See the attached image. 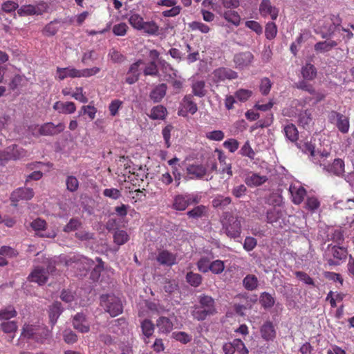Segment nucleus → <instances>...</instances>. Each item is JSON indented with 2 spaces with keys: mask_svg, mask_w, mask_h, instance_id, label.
<instances>
[{
  "mask_svg": "<svg viewBox=\"0 0 354 354\" xmlns=\"http://www.w3.org/2000/svg\"><path fill=\"white\" fill-rule=\"evenodd\" d=\"M37 328L32 325H25L23 327L22 335L27 338L32 337L35 339Z\"/></svg>",
  "mask_w": 354,
  "mask_h": 354,
  "instance_id": "0e129e2a",
  "label": "nucleus"
},
{
  "mask_svg": "<svg viewBox=\"0 0 354 354\" xmlns=\"http://www.w3.org/2000/svg\"><path fill=\"white\" fill-rule=\"evenodd\" d=\"M17 314V311L13 306H7L0 310V320H8L15 317Z\"/></svg>",
  "mask_w": 354,
  "mask_h": 354,
  "instance_id": "79ce46f5",
  "label": "nucleus"
},
{
  "mask_svg": "<svg viewBox=\"0 0 354 354\" xmlns=\"http://www.w3.org/2000/svg\"><path fill=\"white\" fill-rule=\"evenodd\" d=\"M239 153L241 156H246L250 159H254L255 156V153L248 140L242 146Z\"/></svg>",
  "mask_w": 354,
  "mask_h": 354,
  "instance_id": "864d4df0",
  "label": "nucleus"
},
{
  "mask_svg": "<svg viewBox=\"0 0 354 354\" xmlns=\"http://www.w3.org/2000/svg\"><path fill=\"white\" fill-rule=\"evenodd\" d=\"M320 207V201L315 196H308L305 202V207L311 212H315Z\"/></svg>",
  "mask_w": 354,
  "mask_h": 354,
  "instance_id": "58836bf2",
  "label": "nucleus"
},
{
  "mask_svg": "<svg viewBox=\"0 0 354 354\" xmlns=\"http://www.w3.org/2000/svg\"><path fill=\"white\" fill-rule=\"evenodd\" d=\"M330 119L336 121V125L339 131L346 133L349 130V120L346 116H344L337 112H332Z\"/></svg>",
  "mask_w": 354,
  "mask_h": 354,
  "instance_id": "dca6fc26",
  "label": "nucleus"
},
{
  "mask_svg": "<svg viewBox=\"0 0 354 354\" xmlns=\"http://www.w3.org/2000/svg\"><path fill=\"white\" fill-rule=\"evenodd\" d=\"M67 189L70 192H75L79 187V182L76 177L68 176L66 180Z\"/></svg>",
  "mask_w": 354,
  "mask_h": 354,
  "instance_id": "4d7b16f0",
  "label": "nucleus"
},
{
  "mask_svg": "<svg viewBox=\"0 0 354 354\" xmlns=\"http://www.w3.org/2000/svg\"><path fill=\"white\" fill-rule=\"evenodd\" d=\"M206 171V168L201 165H191L187 168V173L190 178H201Z\"/></svg>",
  "mask_w": 354,
  "mask_h": 354,
  "instance_id": "5701e85b",
  "label": "nucleus"
},
{
  "mask_svg": "<svg viewBox=\"0 0 354 354\" xmlns=\"http://www.w3.org/2000/svg\"><path fill=\"white\" fill-rule=\"evenodd\" d=\"M129 240L128 234L124 230H118L114 234V241L116 244L121 245Z\"/></svg>",
  "mask_w": 354,
  "mask_h": 354,
  "instance_id": "5fc2aeb1",
  "label": "nucleus"
},
{
  "mask_svg": "<svg viewBox=\"0 0 354 354\" xmlns=\"http://www.w3.org/2000/svg\"><path fill=\"white\" fill-rule=\"evenodd\" d=\"M205 83L203 80L195 81L192 83V93L195 96L203 97L206 95V89L205 88Z\"/></svg>",
  "mask_w": 354,
  "mask_h": 354,
  "instance_id": "f704fd0d",
  "label": "nucleus"
},
{
  "mask_svg": "<svg viewBox=\"0 0 354 354\" xmlns=\"http://www.w3.org/2000/svg\"><path fill=\"white\" fill-rule=\"evenodd\" d=\"M156 326L160 334H168L173 330L172 322L166 317H160L156 320Z\"/></svg>",
  "mask_w": 354,
  "mask_h": 354,
  "instance_id": "412c9836",
  "label": "nucleus"
},
{
  "mask_svg": "<svg viewBox=\"0 0 354 354\" xmlns=\"http://www.w3.org/2000/svg\"><path fill=\"white\" fill-rule=\"evenodd\" d=\"M172 337L176 341H178L183 344H187L192 340V336L185 332L173 333Z\"/></svg>",
  "mask_w": 354,
  "mask_h": 354,
  "instance_id": "e2e57ef3",
  "label": "nucleus"
},
{
  "mask_svg": "<svg viewBox=\"0 0 354 354\" xmlns=\"http://www.w3.org/2000/svg\"><path fill=\"white\" fill-rule=\"evenodd\" d=\"M259 11L263 17H270L272 20H275L279 15V9L272 6L270 0H262Z\"/></svg>",
  "mask_w": 354,
  "mask_h": 354,
  "instance_id": "9b49d317",
  "label": "nucleus"
},
{
  "mask_svg": "<svg viewBox=\"0 0 354 354\" xmlns=\"http://www.w3.org/2000/svg\"><path fill=\"white\" fill-rule=\"evenodd\" d=\"M50 336V331L45 328V327H38L37 329V333L35 335V339L37 342L41 343H44L47 340Z\"/></svg>",
  "mask_w": 354,
  "mask_h": 354,
  "instance_id": "de8ad7c7",
  "label": "nucleus"
},
{
  "mask_svg": "<svg viewBox=\"0 0 354 354\" xmlns=\"http://www.w3.org/2000/svg\"><path fill=\"white\" fill-rule=\"evenodd\" d=\"M59 28V22L57 21H51L44 27L43 33L46 36H53L56 34Z\"/></svg>",
  "mask_w": 354,
  "mask_h": 354,
  "instance_id": "8fccbe9b",
  "label": "nucleus"
},
{
  "mask_svg": "<svg viewBox=\"0 0 354 354\" xmlns=\"http://www.w3.org/2000/svg\"><path fill=\"white\" fill-rule=\"evenodd\" d=\"M221 223L224 233L232 239L240 237L241 233V218L231 212H223Z\"/></svg>",
  "mask_w": 354,
  "mask_h": 354,
  "instance_id": "f03ea898",
  "label": "nucleus"
},
{
  "mask_svg": "<svg viewBox=\"0 0 354 354\" xmlns=\"http://www.w3.org/2000/svg\"><path fill=\"white\" fill-rule=\"evenodd\" d=\"M201 307L202 308L206 309V311L210 314H214L216 313V309L214 307V301L211 297L209 296H202L200 299Z\"/></svg>",
  "mask_w": 354,
  "mask_h": 354,
  "instance_id": "2f4dec72",
  "label": "nucleus"
},
{
  "mask_svg": "<svg viewBox=\"0 0 354 354\" xmlns=\"http://www.w3.org/2000/svg\"><path fill=\"white\" fill-rule=\"evenodd\" d=\"M167 114V109L162 105H158L151 109L149 117L152 120H164Z\"/></svg>",
  "mask_w": 354,
  "mask_h": 354,
  "instance_id": "cd10ccee",
  "label": "nucleus"
},
{
  "mask_svg": "<svg viewBox=\"0 0 354 354\" xmlns=\"http://www.w3.org/2000/svg\"><path fill=\"white\" fill-rule=\"evenodd\" d=\"M223 147L231 153L235 152L239 147V142L234 138H230L224 141Z\"/></svg>",
  "mask_w": 354,
  "mask_h": 354,
  "instance_id": "680f3d73",
  "label": "nucleus"
},
{
  "mask_svg": "<svg viewBox=\"0 0 354 354\" xmlns=\"http://www.w3.org/2000/svg\"><path fill=\"white\" fill-rule=\"evenodd\" d=\"M187 281L192 286L198 287L202 281V277L199 274L189 272L186 275Z\"/></svg>",
  "mask_w": 354,
  "mask_h": 354,
  "instance_id": "3c124183",
  "label": "nucleus"
},
{
  "mask_svg": "<svg viewBox=\"0 0 354 354\" xmlns=\"http://www.w3.org/2000/svg\"><path fill=\"white\" fill-rule=\"evenodd\" d=\"M73 325L75 329L82 333H87L90 330L89 324L82 314L78 313L74 317Z\"/></svg>",
  "mask_w": 354,
  "mask_h": 354,
  "instance_id": "a211bd4d",
  "label": "nucleus"
},
{
  "mask_svg": "<svg viewBox=\"0 0 354 354\" xmlns=\"http://www.w3.org/2000/svg\"><path fill=\"white\" fill-rule=\"evenodd\" d=\"M189 27L192 30H199L202 33H207L210 30L208 26L199 21H193L189 24Z\"/></svg>",
  "mask_w": 354,
  "mask_h": 354,
  "instance_id": "052dcab7",
  "label": "nucleus"
},
{
  "mask_svg": "<svg viewBox=\"0 0 354 354\" xmlns=\"http://www.w3.org/2000/svg\"><path fill=\"white\" fill-rule=\"evenodd\" d=\"M1 329L6 333H15L17 330V324L15 321L3 322L1 324Z\"/></svg>",
  "mask_w": 354,
  "mask_h": 354,
  "instance_id": "6e6d98bb",
  "label": "nucleus"
},
{
  "mask_svg": "<svg viewBox=\"0 0 354 354\" xmlns=\"http://www.w3.org/2000/svg\"><path fill=\"white\" fill-rule=\"evenodd\" d=\"M177 3L178 0H160L157 2V5L171 7V9L163 11L162 15L165 17H172L177 16L181 10L180 6H178Z\"/></svg>",
  "mask_w": 354,
  "mask_h": 354,
  "instance_id": "4468645a",
  "label": "nucleus"
},
{
  "mask_svg": "<svg viewBox=\"0 0 354 354\" xmlns=\"http://www.w3.org/2000/svg\"><path fill=\"white\" fill-rule=\"evenodd\" d=\"M302 149L306 153H310L315 158V160H317L319 165L328 173L341 176L344 172V162L342 159H335L331 165L326 164L325 160L330 156V151L324 149L322 151H317L315 150L314 146L308 142L304 144Z\"/></svg>",
  "mask_w": 354,
  "mask_h": 354,
  "instance_id": "f257e3e1",
  "label": "nucleus"
},
{
  "mask_svg": "<svg viewBox=\"0 0 354 354\" xmlns=\"http://www.w3.org/2000/svg\"><path fill=\"white\" fill-rule=\"evenodd\" d=\"M30 225L36 234L41 237L55 238L57 235V232L55 230L46 231V222L41 218L35 219L30 223Z\"/></svg>",
  "mask_w": 354,
  "mask_h": 354,
  "instance_id": "423d86ee",
  "label": "nucleus"
},
{
  "mask_svg": "<svg viewBox=\"0 0 354 354\" xmlns=\"http://www.w3.org/2000/svg\"><path fill=\"white\" fill-rule=\"evenodd\" d=\"M268 180L266 176L260 175L256 173L249 174L245 178V183L250 187L260 186Z\"/></svg>",
  "mask_w": 354,
  "mask_h": 354,
  "instance_id": "b1692460",
  "label": "nucleus"
},
{
  "mask_svg": "<svg viewBox=\"0 0 354 354\" xmlns=\"http://www.w3.org/2000/svg\"><path fill=\"white\" fill-rule=\"evenodd\" d=\"M140 30L149 35L158 36L160 34L161 28L155 21H144Z\"/></svg>",
  "mask_w": 354,
  "mask_h": 354,
  "instance_id": "a878e982",
  "label": "nucleus"
},
{
  "mask_svg": "<svg viewBox=\"0 0 354 354\" xmlns=\"http://www.w3.org/2000/svg\"><path fill=\"white\" fill-rule=\"evenodd\" d=\"M100 71L99 67H93L91 68H84L78 70L73 67L59 68H57L56 75L59 80H63L67 77H88L96 75Z\"/></svg>",
  "mask_w": 354,
  "mask_h": 354,
  "instance_id": "7ed1b4c3",
  "label": "nucleus"
},
{
  "mask_svg": "<svg viewBox=\"0 0 354 354\" xmlns=\"http://www.w3.org/2000/svg\"><path fill=\"white\" fill-rule=\"evenodd\" d=\"M53 108L58 113L62 114H71L76 110L75 104L72 102H63L57 101L53 104Z\"/></svg>",
  "mask_w": 354,
  "mask_h": 354,
  "instance_id": "aec40b11",
  "label": "nucleus"
},
{
  "mask_svg": "<svg viewBox=\"0 0 354 354\" xmlns=\"http://www.w3.org/2000/svg\"><path fill=\"white\" fill-rule=\"evenodd\" d=\"M207 209L204 205H198L195 207L192 210L187 212V215L189 218H199L203 216H205L207 214Z\"/></svg>",
  "mask_w": 354,
  "mask_h": 354,
  "instance_id": "ea45409f",
  "label": "nucleus"
},
{
  "mask_svg": "<svg viewBox=\"0 0 354 354\" xmlns=\"http://www.w3.org/2000/svg\"><path fill=\"white\" fill-rule=\"evenodd\" d=\"M48 276L43 268L36 267L29 274L28 280L32 282L42 285L47 281Z\"/></svg>",
  "mask_w": 354,
  "mask_h": 354,
  "instance_id": "f3484780",
  "label": "nucleus"
},
{
  "mask_svg": "<svg viewBox=\"0 0 354 354\" xmlns=\"http://www.w3.org/2000/svg\"><path fill=\"white\" fill-rule=\"evenodd\" d=\"M289 191L292 202L296 205L301 203L306 194V189L299 183H295L290 186Z\"/></svg>",
  "mask_w": 354,
  "mask_h": 354,
  "instance_id": "2eb2a0df",
  "label": "nucleus"
},
{
  "mask_svg": "<svg viewBox=\"0 0 354 354\" xmlns=\"http://www.w3.org/2000/svg\"><path fill=\"white\" fill-rule=\"evenodd\" d=\"M221 16L229 23L235 26H239L241 23V17L236 11L227 10L225 11Z\"/></svg>",
  "mask_w": 354,
  "mask_h": 354,
  "instance_id": "c756f323",
  "label": "nucleus"
},
{
  "mask_svg": "<svg viewBox=\"0 0 354 354\" xmlns=\"http://www.w3.org/2000/svg\"><path fill=\"white\" fill-rule=\"evenodd\" d=\"M272 87V82L268 77H264L261 80L259 88L261 93L263 95H266L269 93Z\"/></svg>",
  "mask_w": 354,
  "mask_h": 354,
  "instance_id": "774afa93",
  "label": "nucleus"
},
{
  "mask_svg": "<svg viewBox=\"0 0 354 354\" xmlns=\"http://www.w3.org/2000/svg\"><path fill=\"white\" fill-rule=\"evenodd\" d=\"M198 110L197 105L192 100V96L191 95H185L181 103L180 106L178 109V115L186 117L188 113L194 114Z\"/></svg>",
  "mask_w": 354,
  "mask_h": 354,
  "instance_id": "1a4fd4ad",
  "label": "nucleus"
},
{
  "mask_svg": "<svg viewBox=\"0 0 354 354\" xmlns=\"http://www.w3.org/2000/svg\"><path fill=\"white\" fill-rule=\"evenodd\" d=\"M277 33V28L274 22H268L266 26L265 35L268 39H273Z\"/></svg>",
  "mask_w": 354,
  "mask_h": 354,
  "instance_id": "603ef678",
  "label": "nucleus"
},
{
  "mask_svg": "<svg viewBox=\"0 0 354 354\" xmlns=\"http://www.w3.org/2000/svg\"><path fill=\"white\" fill-rule=\"evenodd\" d=\"M254 56L250 52L237 53L234 57L235 67L239 70L248 68L253 62Z\"/></svg>",
  "mask_w": 354,
  "mask_h": 354,
  "instance_id": "f8f14e48",
  "label": "nucleus"
},
{
  "mask_svg": "<svg viewBox=\"0 0 354 354\" xmlns=\"http://www.w3.org/2000/svg\"><path fill=\"white\" fill-rule=\"evenodd\" d=\"M102 306L112 316L115 317L122 312L120 300L114 295H102L100 297Z\"/></svg>",
  "mask_w": 354,
  "mask_h": 354,
  "instance_id": "39448f33",
  "label": "nucleus"
},
{
  "mask_svg": "<svg viewBox=\"0 0 354 354\" xmlns=\"http://www.w3.org/2000/svg\"><path fill=\"white\" fill-rule=\"evenodd\" d=\"M214 152L217 154L219 164L218 169L216 163L212 164L211 169L216 171L221 176V178L230 179L232 175V163L227 160V158L224 152L218 149H216Z\"/></svg>",
  "mask_w": 354,
  "mask_h": 354,
  "instance_id": "20e7f679",
  "label": "nucleus"
},
{
  "mask_svg": "<svg viewBox=\"0 0 354 354\" xmlns=\"http://www.w3.org/2000/svg\"><path fill=\"white\" fill-rule=\"evenodd\" d=\"M26 156V151L22 148L12 145L4 151H0V160H16Z\"/></svg>",
  "mask_w": 354,
  "mask_h": 354,
  "instance_id": "0eeeda50",
  "label": "nucleus"
},
{
  "mask_svg": "<svg viewBox=\"0 0 354 354\" xmlns=\"http://www.w3.org/2000/svg\"><path fill=\"white\" fill-rule=\"evenodd\" d=\"M225 269L224 262L221 260H216L210 263L209 270L214 274H220Z\"/></svg>",
  "mask_w": 354,
  "mask_h": 354,
  "instance_id": "338daca9",
  "label": "nucleus"
},
{
  "mask_svg": "<svg viewBox=\"0 0 354 354\" xmlns=\"http://www.w3.org/2000/svg\"><path fill=\"white\" fill-rule=\"evenodd\" d=\"M167 86L161 84L156 86L150 93L149 97L153 102H159L165 96L167 92Z\"/></svg>",
  "mask_w": 354,
  "mask_h": 354,
  "instance_id": "393cba45",
  "label": "nucleus"
},
{
  "mask_svg": "<svg viewBox=\"0 0 354 354\" xmlns=\"http://www.w3.org/2000/svg\"><path fill=\"white\" fill-rule=\"evenodd\" d=\"M189 199L185 195H178L174 198L173 207L178 211L185 210L189 205Z\"/></svg>",
  "mask_w": 354,
  "mask_h": 354,
  "instance_id": "7c9ffc66",
  "label": "nucleus"
},
{
  "mask_svg": "<svg viewBox=\"0 0 354 354\" xmlns=\"http://www.w3.org/2000/svg\"><path fill=\"white\" fill-rule=\"evenodd\" d=\"M303 77L307 80H313L317 75V71L311 64H306L301 68Z\"/></svg>",
  "mask_w": 354,
  "mask_h": 354,
  "instance_id": "4c0bfd02",
  "label": "nucleus"
},
{
  "mask_svg": "<svg viewBox=\"0 0 354 354\" xmlns=\"http://www.w3.org/2000/svg\"><path fill=\"white\" fill-rule=\"evenodd\" d=\"M65 129L64 123L55 124L53 122H46L37 127V130L39 135L41 136H54L62 132Z\"/></svg>",
  "mask_w": 354,
  "mask_h": 354,
  "instance_id": "6e6552de",
  "label": "nucleus"
},
{
  "mask_svg": "<svg viewBox=\"0 0 354 354\" xmlns=\"http://www.w3.org/2000/svg\"><path fill=\"white\" fill-rule=\"evenodd\" d=\"M232 202V199L229 196H223L222 195H216L212 200V206L215 208L223 209Z\"/></svg>",
  "mask_w": 354,
  "mask_h": 354,
  "instance_id": "473e14b6",
  "label": "nucleus"
},
{
  "mask_svg": "<svg viewBox=\"0 0 354 354\" xmlns=\"http://www.w3.org/2000/svg\"><path fill=\"white\" fill-rule=\"evenodd\" d=\"M34 196V192L30 188H19L12 194L11 198L13 201L19 200H30Z\"/></svg>",
  "mask_w": 354,
  "mask_h": 354,
  "instance_id": "4be33fe9",
  "label": "nucleus"
},
{
  "mask_svg": "<svg viewBox=\"0 0 354 354\" xmlns=\"http://www.w3.org/2000/svg\"><path fill=\"white\" fill-rule=\"evenodd\" d=\"M284 133L287 138L292 142L296 141L298 138V131L292 124H288L284 127Z\"/></svg>",
  "mask_w": 354,
  "mask_h": 354,
  "instance_id": "c03bdc74",
  "label": "nucleus"
},
{
  "mask_svg": "<svg viewBox=\"0 0 354 354\" xmlns=\"http://www.w3.org/2000/svg\"><path fill=\"white\" fill-rule=\"evenodd\" d=\"M24 80V76L21 75H15L10 79V81L8 84L9 88L12 91H15L19 86L22 85V82Z\"/></svg>",
  "mask_w": 354,
  "mask_h": 354,
  "instance_id": "13d9d810",
  "label": "nucleus"
},
{
  "mask_svg": "<svg viewBox=\"0 0 354 354\" xmlns=\"http://www.w3.org/2000/svg\"><path fill=\"white\" fill-rule=\"evenodd\" d=\"M337 43L333 40H326L322 42H318L315 46V49L320 53H325L329 51L333 48L335 47Z\"/></svg>",
  "mask_w": 354,
  "mask_h": 354,
  "instance_id": "e433bc0d",
  "label": "nucleus"
},
{
  "mask_svg": "<svg viewBox=\"0 0 354 354\" xmlns=\"http://www.w3.org/2000/svg\"><path fill=\"white\" fill-rule=\"evenodd\" d=\"M259 301L264 308H272L275 302L274 297L268 292H263L261 295Z\"/></svg>",
  "mask_w": 354,
  "mask_h": 354,
  "instance_id": "37998d69",
  "label": "nucleus"
},
{
  "mask_svg": "<svg viewBox=\"0 0 354 354\" xmlns=\"http://www.w3.org/2000/svg\"><path fill=\"white\" fill-rule=\"evenodd\" d=\"M144 21L143 18L137 13L131 14L129 18V24L133 28L138 30H140Z\"/></svg>",
  "mask_w": 354,
  "mask_h": 354,
  "instance_id": "a18cd8bd",
  "label": "nucleus"
},
{
  "mask_svg": "<svg viewBox=\"0 0 354 354\" xmlns=\"http://www.w3.org/2000/svg\"><path fill=\"white\" fill-rule=\"evenodd\" d=\"M243 287L248 290L257 289L259 285L257 277L253 274H248L243 280Z\"/></svg>",
  "mask_w": 354,
  "mask_h": 354,
  "instance_id": "72a5a7b5",
  "label": "nucleus"
},
{
  "mask_svg": "<svg viewBox=\"0 0 354 354\" xmlns=\"http://www.w3.org/2000/svg\"><path fill=\"white\" fill-rule=\"evenodd\" d=\"M237 77V73L228 68H218L212 73V80L215 82H219L225 80H234Z\"/></svg>",
  "mask_w": 354,
  "mask_h": 354,
  "instance_id": "9d476101",
  "label": "nucleus"
},
{
  "mask_svg": "<svg viewBox=\"0 0 354 354\" xmlns=\"http://www.w3.org/2000/svg\"><path fill=\"white\" fill-rule=\"evenodd\" d=\"M141 328L143 335L149 338V337L152 336L155 326L153 322L149 319H145L141 322Z\"/></svg>",
  "mask_w": 354,
  "mask_h": 354,
  "instance_id": "a19ab883",
  "label": "nucleus"
},
{
  "mask_svg": "<svg viewBox=\"0 0 354 354\" xmlns=\"http://www.w3.org/2000/svg\"><path fill=\"white\" fill-rule=\"evenodd\" d=\"M46 8L44 3H41L37 5H24L22 6L18 10L17 13L20 16H28L34 15L42 14Z\"/></svg>",
  "mask_w": 354,
  "mask_h": 354,
  "instance_id": "ddd939ff",
  "label": "nucleus"
},
{
  "mask_svg": "<svg viewBox=\"0 0 354 354\" xmlns=\"http://www.w3.org/2000/svg\"><path fill=\"white\" fill-rule=\"evenodd\" d=\"M61 304L58 302L54 303L49 310V318L52 325H55L61 314Z\"/></svg>",
  "mask_w": 354,
  "mask_h": 354,
  "instance_id": "c9c22d12",
  "label": "nucleus"
},
{
  "mask_svg": "<svg viewBox=\"0 0 354 354\" xmlns=\"http://www.w3.org/2000/svg\"><path fill=\"white\" fill-rule=\"evenodd\" d=\"M252 95V91L248 89L240 88L235 93V97L240 102H244L248 100Z\"/></svg>",
  "mask_w": 354,
  "mask_h": 354,
  "instance_id": "09e8293b",
  "label": "nucleus"
},
{
  "mask_svg": "<svg viewBox=\"0 0 354 354\" xmlns=\"http://www.w3.org/2000/svg\"><path fill=\"white\" fill-rule=\"evenodd\" d=\"M234 351L236 354H248V351L245 347L244 343L239 339L233 340Z\"/></svg>",
  "mask_w": 354,
  "mask_h": 354,
  "instance_id": "69168bd1",
  "label": "nucleus"
},
{
  "mask_svg": "<svg viewBox=\"0 0 354 354\" xmlns=\"http://www.w3.org/2000/svg\"><path fill=\"white\" fill-rule=\"evenodd\" d=\"M206 138L213 141H221L224 137V133L221 130H214L209 132H207L205 134Z\"/></svg>",
  "mask_w": 354,
  "mask_h": 354,
  "instance_id": "bf43d9fd",
  "label": "nucleus"
},
{
  "mask_svg": "<svg viewBox=\"0 0 354 354\" xmlns=\"http://www.w3.org/2000/svg\"><path fill=\"white\" fill-rule=\"evenodd\" d=\"M275 330L270 322H266L261 328V335L265 340L273 339L275 337Z\"/></svg>",
  "mask_w": 354,
  "mask_h": 354,
  "instance_id": "bb28decb",
  "label": "nucleus"
},
{
  "mask_svg": "<svg viewBox=\"0 0 354 354\" xmlns=\"http://www.w3.org/2000/svg\"><path fill=\"white\" fill-rule=\"evenodd\" d=\"M282 216L280 208L272 207L267 212V221L268 223H272L277 222Z\"/></svg>",
  "mask_w": 354,
  "mask_h": 354,
  "instance_id": "49530a36",
  "label": "nucleus"
},
{
  "mask_svg": "<svg viewBox=\"0 0 354 354\" xmlns=\"http://www.w3.org/2000/svg\"><path fill=\"white\" fill-rule=\"evenodd\" d=\"M331 20L333 21V26H330L328 29V32L330 33L334 32V31L336 29H337L339 31L342 30V32H344L345 33V35H344V38H345L346 39H350L353 37V35L349 30L344 28H340L339 27L340 19L337 17L334 16L333 18L331 19Z\"/></svg>",
  "mask_w": 354,
  "mask_h": 354,
  "instance_id": "c85d7f7f",
  "label": "nucleus"
},
{
  "mask_svg": "<svg viewBox=\"0 0 354 354\" xmlns=\"http://www.w3.org/2000/svg\"><path fill=\"white\" fill-rule=\"evenodd\" d=\"M156 259L158 263L164 266H171L176 263V256L167 250L159 252Z\"/></svg>",
  "mask_w": 354,
  "mask_h": 354,
  "instance_id": "6ab92c4d",
  "label": "nucleus"
}]
</instances>
